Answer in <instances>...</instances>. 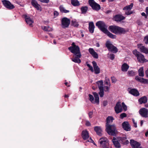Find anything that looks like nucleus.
I'll return each instance as SVG.
<instances>
[{"label":"nucleus","instance_id":"nucleus-17","mask_svg":"<svg viewBox=\"0 0 148 148\" xmlns=\"http://www.w3.org/2000/svg\"><path fill=\"white\" fill-rule=\"evenodd\" d=\"M130 143L132 148H137L141 145L139 143L132 139L130 140Z\"/></svg>","mask_w":148,"mask_h":148},{"label":"nucleus","instance_id":"nucleus-29","mask_svg":"<svg viewBox=\"0 0 148 148\" xmlns=\"http://www.w3.org/2000/svg\"><path fill=\"white\" fill-rule=\"evenodd\" d=\"M94 97L95 98V103L99 104V97L97 93L96 92H93L92 93Z\"/></svg>","mask_w":148,"mask_h":148},{"label":"nucleus","instance_id":"nucleus-31","mask_svg":"<svg viewBox=\"0 0 148 148\" xmlns=\"http://www.w3.org/2000/svg\"><path fill=\"white\" fill-rule=\"evenodd\" d=\"M59 8L60 12L62 13H66L69 12V11L66 10L62 5H60Z\"/></svg>","mask_w":148,"mask_h":148},{"label":"nucleus","instance_id":"nucleus-52","mask_svg":"<svg viewBox=\"0 0 148 148\" xmlns=\"http://www.w3.org/2000/svg\"><path fill=\"white\" fill-rule=\"evenodd\" d=\"M110 88L108 86H104V91L105 92H108Z\"/></svg>","mask_w":148,"mask_h":148},{"label":"nucleus","instance_id":"nucleus-30","mask_svg":"<svg viewBox=\"0 0 148 148\" xmlns=\"http://www.w3.org/2000/svg\"><path fill=\"white\" fill-rule=\"evenodd\" d=\"M129 66L126 63H124L122 66L121 70L123 71H126L129 68Z\"/></svg>","mask_w":148,"mask_h":148},{"label":"nucleus","instance_id":"nucleus-36","mask_svg":"<svg viewBox=\"0 0 148 148\" xmlns=\"http://www.w3.org/2000/svg\"><path fill=\"white\" fill-rule=\"evenodd\" d=\"M99 89V95L101 97H102L104 95V88L103 87H100Z\"/></svg>","mask_w":148,"mask_h":148},{"label":"nucleus","instance_id":"nucleus-4","mask_svg":"<svg viewBox=\"0 0 148 148\" xmlns=\"http://www.w3.org/2000/svg\"><path fill=\"white\" fill-rule=\"evenodd\" d=\"M71 45L68 48V49L73 54V56L74 57L75 56H77L78 57H81V54L79 47L76 45L74 42L72 43Z\"/></svg>","mask_w":148,"mask_h":148},{"label":"nucleus","instance_id":"nucleus-23","mask_svg":"<svg viewBox=\"0 0 148 148\" xmlns=\"http://www.w3.org/2000/svg\"><path fill=\"white\" fill-rule=\"evenodd\" d=\"M112 141L115 147L117 148H120L121 147V145L120 143L115 137H113Z\"/></svg>","mask_w":148,"mask_h":148},{"label":"nucleus","instance_id":"nucleus-2","mask_svg":"<svg viewBox=\"0 0 148 148\" xmlns=\"http://www.w3.org/2000/svg\"><path fill=\"white\" fill-rule=\"evenodd\" d=\"M96 25L103 32L107 35L109 38L112 39H115L116 36L110 33L107 29V26L103 21H99L96 23Z\"/></svg>","mask_w":148,"mask_h":148},{"label":"nucleus","instance_id":"nucleus-20","mask_svg":"<svg viewBox=\"0 0 148 148\" xmlns=\"http://www.w3.org/2000/svg\"><path fill=\"white\" fill-rule=\"evenodd\" d=\"M135 79L136 80L140 83L145 84H148V79L140 77L138 76H136L135 77Z\"/></svg>","mask_w":148,"mask_h":148},{"label":"nucleus","instance_id":"nucleus-58","mask_svg":"<svg viewBox=\"0 0 148 148\" xmlns=\"http://www.w3.org/2000/svg\"><path fill=\"white\" fill-rule=\"evenodd\" d=\"M73 25L75 27H78V24L77 23H73Z\"/></svg>","mask_w":148,"mask_h":148},{"label":"nucleus","instance_id":"nucleus-37","mask_svg":"<svg viewBox=\"0 0 148 148\" xmlns=\"http://www.w3.org/2000/svg\"><path fill=\"white\" fill-rule=\"evenodd\" d=\"M96 83L98 85L99 88L100 87H103V80H101L97 81L96 82Z\"/></svg>","mask_w":148,"mask_h":148},{"label":"nucleus","instance_id":"nucleus-33","mask_svg":"<svg viewBox=\"0 0 148 148\" xmlns=\"http://www.w3.org/2000/svg\"><path fill=\"white\" fill-rule=\"evenodd\" d=\"M71 4L74 6H78L80 5L79 2L78 0H71Z\"/></svg>","mask_w":148,"mask_h":148},{"label":"nucleus","instance_id":"nucleus-14","mask_svg":"<svg viewBox=\"0 0 148 148\" xmlns=\"http://www.w3.org/2000/svg\"><path fill=\"white\" fill-rule=\"evenodd\" d=\"M122 128L126 131H129L131 130L130 125L128 122L124 121L122 124Z\"/></svg>","mask_w":148,"mask_h":148},{"label":"nucleus","instance_id":"nucleus-42","mask_svg":"<svg viewBox=\"0 0 148 148\" xmlns=\"http://www.w3.org/2000/svg\"><path fill=\"white\" fill-rule=\"evenodd\" d=\"M143 41L145 44H148V36H147L144 38Z\"/></svg>","mask_w":148,"mask_h":148},{"label":"nucleus","instance_id":"nucleus-51","mask_svg":"<svg viewBox=\"0 0 148 148\" xmlns=\"http://www.w3.org/2000/svg\"><path fill=\"white\" fill-rule=\"evenodd\" d=\"M86 125L87 126H89L91 125V124L89 121H87L86 122Z\"/></svg>","mask_w":148,"mask_h":148},{"label":"nucleus","instance_id":"nucleus-9","mask_svg":"<svg viewBox=\"0 0 148 148\" xmlns=\"http://www.w3.org/2000/svg\"><path fill=\"white\" fill-rule=\"evenodd\" d=\"M133 6V4L132 3L129 5H127L124 7L123 10L125 11V14L127 15H130L133 13V11H131Z\"/></svg>","mask_w":148,"mask_h":148},{"label":"nucleus","instance_id":"nucleus-32","mask_svg":"<svg viewBox=\"0 0 148 148\" xmlns=\"http://www.w3.org/2000/svg\"><path fill=\"white\" fill-rule=\"evenodd\" d=\"M88 10V7L87 6H82L80 8L81 13L85 14Z\"/></svg>","mask_w":148,"mask_h":148},{"label":"nucleus","instance_id":"nucleus-56","mask_svg":"<svg viewBox=\"0 0 148 148\" xmlns=\"http://www.w3.org/2000/svg\"><path fill=\"white\" fill-rule=\"evenodd\" d=\"M107 104V101H104L103 103V105L104 106H106Z\"/></svg>","mask_w":148,"mask_h":148},{"label":"nucleus","instance_id":"nucleus-53","mask_svg":"<svg viewBox=\"0 0 148 148\" xmlns=\"http://www.w3.org/2000/svg\"><path fill=\"white\" fill-rule=\"evenodd\" d=\"M105 84L107 85H109L110 86V84L109 82V79L108 81H106L105 82Z\"/></svg>","mask_w":148,"mask_h":148},{"label":"nucleus","instance_id":"nucleus-61","mask_svg":"<svg viewBox=\"0 0 148 148\" xmlns=\"http://www.w3.org/2000/svg\"><path fill=\"white\" fill-rule=\"evenodd\" d=\"M146 12L148 16V7H146Z\"/></svg>","mask_w":148,"mask_h":148},{"label":"nucleus","instance_id":"nucleus-5","mask_svg":"<svg viewBox=\"0 0 148 148\" xmlns=\"http://www.w3.org/2000/svg\"><path fill=\"white\" fill-rule=\"evenodd\" d=\"M133 53L136 57L138 62L140 63H143L147 62V60L145 58L144 56L140 52L136 49L133 51Z\"/></svg>","mask_w":148,"mask_h":148},{"label":"nucleus","instance_id":"nucleus-57","mask_svg":"<svg viewBox=\"0 0 148 148\" xmlns=\"http://www.w3.org/2000/svg\"><path fill=\"white\" fill-rule=\"evenodd\" d=\"M89 142L92 143H95L94 141L91 138H90L89 140L88 141Z\"/></svg>","mask_w":148,"mask_h":148},{"label":"nucleus","instance_id":"nucleus-39","mask_svg":"<svg viewBox=\"0 0 148 148\" xmlns=\"http://www.w3.org/2000/svg\"><path fill=\"white\" fill-rule=\"evenodd\" d=\"M128 74L130 76H133L135 75V72L133 70L129 71L128 72Z\"/></svg>","mask_w":148,"mask_h":148},{"label":"nucleus","instance_id":"nucleus-60","mask_svg":"<svg viewBox=\"0 0 148 148\" xmlns=\"http://www.w3.org/2000/svg\"><path fill=\"white\" fill-rule=\"evenodd\" d=\"M134 126L135 127H136V128L137 127V123L136 122H134Z\"/></svg>","mask_w":148,"mask_h":148},{"label":"nucleus","instance_id":"nucleus-44","mask_svg":"<svg viewBox=\"0 0 148 148\" xmlns=\"http://www.w3.org/2000/svg\"><path fill=\"white\" fill-rule=\"evenodd\" d=\"M112 82L115 83L117 81V79L115 77H111Z\"/></svg>","mask_w":148,"mask_h":148},{"label":"nucleus","instance_id":"nucleus-6","mask_svg":"<svg viewBox=\"0 0 148 148\" xmlns=\"http://www.w3.org/2000/svg\"><path fill=\"white\" fill-rule=\"evenodd\" d=\"M99 142L101 148H109L110 147L109 141L107 138L102 137L100 139Z\"/></svg>","mask_w":148,"mask_h":148},{"label":"nucleus","instance_id":"nucleus-18","mask_svg":"<svg viewBox=\"0 0 148 148\" xmlns=\"http://www.w3.org/2000/svg\"><path fill=\"white\" fill-rule=\"evenodd\" d=\"M114 110L117 114L122 112V109L121 107V102L119 101L116 103L114 107Z\"/></svg>","mask_w":148,"mask_h":148},{"label":"nucleus","instance_id":"nucleus-34","mask_svg":"<svg viewBox=\"0 0 148 148\" xmlns=\"http://www.w3.org/2000/svg\"><path fill=\"white\" fill-rule=\"evenodd\" d=\"M80 58L78 57L77 56H75L74 58L72 59V60L75 63H80L81 62V60L79 58Z\"/></svg>","mask_w":148,"mask_h":148},{"label":"nucleus","instance_id":"nucleus-40","mask_svg":"<svg viewBox=\"0 0 148 148\" xmlns=\"http://www.w3.org/2000/svg\"><path fill=\"white\" fill-rule=\"evenodd\" d=\"M122 107L125 111H126L127 110V106L125 105L124 103L123 102L121 103Z\"/></svg>","mask_w":148,"mask_h":148},{"label":"nucleus","instance_id":"nucleus-46","mask_svg":"<svg viewBox=\"0 0 148 148\" xmlns=\"http://www.w3.org/2000/svg\"><path fill=\"white\" fill-rule=\"evenodd\" d=\"M38 1H40V2L45 3H47L49 2V0H38Z\"/></svg>","mask_w":148,"mask_h":148},{"label":"nucleus","instance_id":"nucleus-35","mask_svg":"<svg viewBox=\"0 0 148 148\" xmlns=\"http://www.w3.org/2000/svg\"><path fill=\"white\" fill-rule=\"evenodd\" d=\"M139 76L143 77L144 76L143 68V67H140L138 70Z\"/></svg>","mask_w":148,"mask_h":148},{"label":"nucleus","instance_id":"nucleus-54","mask_svg":"<svg viewBox=\"0 0 148 148\" xmlns=\"http://www.w3.org/2000/svg\"><path fill=\"white\" fill-rule=\"evenodd\" d=\"M141 15L142 16H144L145 17V18H147V15L146 14H145V12H142L141 13Z\"/></svg>","mask_w":148,"mask_h":148},{"label":"nucleus","instance_id":"nucleus-19","mask_svg":"<svg viewBox=\"0 0 148 148\" xmlns=\"http://www.w3.org/2000/svg\"><path fill=\"white\" fill-rule=\"evenodd\" d=\"M138 48L140 49L141 52L148 55V48L145 46H142V44H140L138 45Z\"/></svg>","mask_w":148,"mask_h":148},{"label":"nucleus","instance_id":"nucleus-45","mask_svg":"<svg viewBox=\"0 0 148 148\" xmlns=\"http://www.w3.org/2000/svg\"><path fill=\"white\" fill-rule=\"evenodd\" d=\"M87 66L89 67L90 70L91 71V72H93L94 71L93 67L92 66H91L88 64H87Z\"/></svg>","mask_w":148,"mask_h":148},{"label":"nucleus","instance_id":"nucleus-13","mask_svg":"<svg viewBox=\"0 0 148 148\" xmlns=\"http://www.w3.org/2000/svg\"><path fill=\"white\" fill-rule=\"evenodd\" d=\"M113 18L114 21L119 22L124 20L125 19V17L121 14H116L114 16Z\"/></svg>","mask_w":148,"mask_h":148},{"label":"nucleus","instance_id":"nucleus-1","mask_svg":"<svg viewBox=\"0 0 148 148\" xmlns=\"http://www.w3.org/2000/svg\"><path fill=\"white\" fill-rule=\"evenodd\" d=\"M114 118L112 116H109L106 120V130L108 134L110 135L115 136L118 133L115 125L114 124L110 125L109 123L112 122Z\"/></svg>","mask_w":148,"mask_h":148},{"label":"nucleus","instance_id":"nucleus-12","mask_svg":"<svg viewBox=\"0 0 148 148\" xmlns=\"http://www.w3.org/2000/svg\"><path fill=\"white\" fill-rule=\"evenodd\" d=\"M140 114L144 118L148 117V109L143 108L140 109L139 111Z\"/></svg>","mask_w":148,"mask_h":148},{"label":"nucleus","instance_id":"nucleus-49","mask_svg":"<svg viewBox=\"0 0 148 148\" xmlns=\"http://www.w3.org/2000/svg\"><path fill=\"white\" fill-rule=\"evenodd\" d=\"M115 55L113 54H111L110 55V59L111 60H113L114 58Z\"/></svg>","mask_w":148,"mask_h":148},{"label":"nucleus","instance_id":"nucleus-47","mask_svg":"<svg viewBox=\"0 0 148 148\" xmlns=\"http://www.w3.org/2000/svg\"><path fill=\"white\" fill-rule=\"evenodd\" d=\"M88 51L89 53L91 55H92L95 52L93 49L91 48H89V49Z\"/></svg>","mask_w":148,"mask_h":148},{"label":"nucleus","instance_id":"nucleus-50","mask_svg":"<svg viewBox=\"0 0 148 148\" xmlns=\"http://www.w3.org/2000/svg\"><path fill=\"white\" fill-rule=\"evenodd\" d=\"M42 28L43 30L45 31H48V27L45 26H42Z\"/></svg>","mask_w":148,"mask_h":148},{"label":"nucleus","instance_id":"nucleus-64","mask_svg":"<svg viewBox=\"0 0 148 148\" xmlns=\"http://www.w3.org/2000/svg\"><path fill=\"white\" fill-rule=\"evenodd\" d=\"M96 46L97 47H99L100 46V45L98 42H97L96 44Z\"/></svg>","mask_w":148,"mask_h":148},{"label":"nucleus","instance_id":"nucleus-15","mask_svg":"<svg viewBox=\"0 0 148 148\" xmlns=\"http://www.w3.org/2000/svg\"><path fill=\"white\" fill-rule=\"evenodd\" d=\"M120 142L123 145H127L129 143V141L127 140V137L125 135L123 137H120L119 139Z\"/></svg>","mask_w":148,"mask_h":148},{"label":"nucleus","instance_id":"nucleus-25","mask_svg":"<svg viewBox=\"0 0 148 148\" xmlns=\"http://www.w3.org/2000/svg\"><path fill=\"white\" fill-rule=\"evenodd\" d=\"M31 4L33 7L36 8L37 10H39L40 5L38 3V2L36 0H32Z\"/></svg>","mask_w":148,"mask_h":148},{"label":"nucleus","instance_id":"nucleus-3","mask_svg":"<svg viewBox=\"0 0 148 148\" xmlns=\"http://www.w3.org/2000/svg\"><path fill=\"white\" fill-rule=\"evenodd\" d=\"M108 29L111 32L116 34H124L128 32L127 30L123 28L115 25L110 26Z\"/></svg>","mask_w":148,"mask_h":148},{"label":"nucleus","instance_id":"nucleus-8","mask_svg":"<svg viewBox=\"0 0 148 148\" xmlns=\"http://www.w3.org/2000/svg\"><path fill=\"white\" fill-rule=\"evenodd\" d=\"M106 45L110 51H111L114 53H116L118 51L117 48L110 43L106 42Z\"/></svg>","mask_w":148,"mask_h":148},{"label":"nucleus","instance_id":"nucleus-7","mask_svg":"<svg viewBox=\"0 0 148 148\" xmlns=\"http://www.w3.org/2000/svg\"><path fill=\"white\" fill-rule=\"evenodd\" d=\"M88 3L89 5L93 10L97 11L101 9L100 5L95 2L94 0H89Z\"/></svg>","mask_w":148,"mask_h":148},{"label":"nucleus","instance_id":"nucleus-28","mask_svg":"<svg viewBox=\"0 0 148 148\" xmlns=\"http://www.w3.org/2000/svg\"><path fill=\"white\" fill-rule=\"evenodd\" d=\"M140 104L145 103L147 101V99L146 96H144L140 98L138 100Z\"/></svg>","mask_w":148,"mask_h":148},{"label":"nucleus","instance_id":"nucleus-59","mask_svg":"<svg viewBox=\"0 0 148 148\" xmlns=\"http://www.w3.org/2000/svg\"><path fill=\"white\" fill-rule=\"evenodd\" d=\"M145 74L147 77H148V69L145 71Z\"/></svg>","mask_w":148,"mask_h":148},{"label":"nucleus","instance_id":"nucleus-63","mask_svg":"<svg viewBox=\"0 0 148 148\" xmlns=\"http://www.w3.org/2000/svg\"><path fill=\"white\" fill-rule=\"evenodd\" d=\"M143 120H141L140 122V125L142 126L143 124Z\"/></svg>","mask_w":148,"mask_h":148},{"label":"nucleus","instance_id":"nucleus-55","mask_svg":"<svg viewBox=\"0 0 148 148\" xmlns=\"http://www.w3.org/2000/svg\"><path fill=\"white\" fill-rule=\"evenodd\" d=\"M93 114V113L92 112H90L88 113V115L89 116L90 118H91L92 117V115Z\"/></svg>","mask_w":148,"mask_h":148},{"label":"nucleus","instance_id":"nucleus-38","mask_svg":"<svg viewBox=\"0 0 148 148\" xmlns=\"http://www.w3.org/2000/svg\"><path fill=\"white\" fill-rule=\"evenodd\" d=\"M89 99V100L93 103H95V100L94 101V98L93 96L91 94H88Z\"/></svg>","mask_w":148,"mask_h":148},{"label":"nucleus","instance_id":"nucleus-11","mask_svg":"<svg viewBox=\"0 0 148 148\" xmlns=\"http://www.w3.org/2000/svg\"><path fill=\"white\" fill-rule=\"evenodd\" d=\"M70 23V20L66 17L63 18L61 20L62 27L63 28H65L69 27Z\"/></svg>","mask_w":148,"mask_h":148},{"label":"nucleus","instance_id":"nucleus-24","mask_svg":"<svg viewBox=\"0 0 148 148\" xmlns=\"http://www.w3.org/2000/svg\"><path fill=\"white\" fill-rule=\"evenodd\" d=\"M94 130L98 135L99 136H102V130L100 127L99 126H95L94 127Z\"/></svg>","mask_w":148,"mask_h":148},{"label":"nucleus","instance_id":"nucleus-21","mask_svg":"<svg viewBox=\"0 0 148 148\" xmlns=\"http://www.w3.org/2000/svg\"><path fill=\"white\" fill-rule=\"evenodd\" d=\"M92 64L94 69L95 73V74L99 73L100 72V69L97 65L96 62L95 61H93L92 62Z\"/></svg>","mask_w":148,"mask_h":148},{"label":"nucleus","instance_id":"nucleus-62","mask_svg":"<svg viewBox=\"0 0 148 148\" xmlns=\"http://www.w3.org/2000/svg\"><path fill=\"white\" fill-rule=\"evenodd\" d=\"M145 136L146 137H148V130L145 132Z\"/></svg>","mask_w":148,"mask_h":148},{"label":"nucleus","instance_id":"nucleus-10","mask_svg":"<svg viewBox=\"0 0 148 148\" xmlns=\"http://www.w3.org/2000/svg\"><path fill=\"white\" fill-rule=\"evenodd\" d=\"M4 6L7 9L11 10L14 9L15 7L8 0H4L2 1Z\"/></svg>","mask_w":148,"mask_h":148},{"label":"nucleus","instance_id":"nucleus-22","mask_svg":"<svg viewBox=\"0 0 148 148\" xmlns=\"http://www.w3.org/2000/svg\"><path fill=\"white\" fill-rule=\"evenodd\" d=\"M82 136L84 140L87 139L89 137L88 131L86 130H83L82 132Z\"/></svg>","mask_w":148,"mask_h":148},{"label":"nucleus","instance_id":"nucleus-26","mask_svg":"<svg viewBox=\"0 0 148 148\" xmlns=\"http://www.w3.org/2000/svg\"><path fill=\"white\" fill-rule=\"evenodd\" d=\"M129 92L131 95L136 97L138 96L140 94L137 90L135 88L131 89L129 91Z\"/></svg>","mask_w":148,"mask_h":148},{"label":"nucleus","instance_id":"nucleus-43","mask_svg":"<svg viewBox=\"0 0 148 148\" xmlns=\"http://www.w3.org/2000/svg\"><path fill=\"white\" fill-rule=\"evenodd\" d=\"M92 56L95 58L97 59L98 58V55L95 52L93 53L92 55Z\"/></svg>","mask_w":148,"mask_h":148},{"label":"nucleus","instance_id":"nucleus-16","mask_svg":"<svg viewBox=\"0 0 148 148\" xmlns=\"http://www.w3.org/2000/svg\"><path fill=\"white\" fill-rule=\"evenodd\" d=\"M24 18L25 19V21L27 24H28L30 26L32 27L33 23L34 21L29 16L26 15H24Z\"/></svg>","mask_w":148,"mask_h":148},{"label":"nucleus","instance_id":"nucleus-27","mask_svg":"<svg viewBox=\"0 0 148 148\" xmlns=\"http://www.w3.org/2000/svg\"><path fill=\"white\" fill-rule=\"evenodd\" d=\"M95 26L92 22H91L89 24L88 29L89 32L92 34L94 33Z\"/></svg>","mask_w":148,"mask_h":148},{"label":"nucleus","instance_id":"nucleus-41","mask_svg":"<svg viewBox=\"0 0 148 148\" xmlns=\"http://www.w3.org/2000/svg\"><path fill=\"white\" fill-rule=\"evenodd\" d=\"M127 114L125 113H121L120 116V118L121 119H123L124 117H125L127 116Z\"/></svg>","mask_w":148,"mask_h":148},{"label":"nucleus","instance_id":"nucleus-48","mask_svg":"<svg viewBox=\"0 0 148 148\" xmlns=\"http://www.w3.org/2000/svg\"><path fill=\"white\" fill-rule=\"evenodd\" d=\"M53 15L54 17L58 16L59 15V13L57 11H54L53 12Z\"/></svg>","mask_w":148,"mask_h":148}]
</instances>
